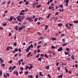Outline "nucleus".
<instances>
[{
    "instance_id": "f257e3e1",
    "label": "nucleus",
    "mask_w": 78,
    "mask_h": 78,
    "mask_svg": "<svg viewBox=\"0 0 78 78\" xmlns=\"http://www.w3.org/2000/svg\"><path fill=\"white\" fill-rule=\"evenodd\" d=\"M17 20L19 21V22H22L21 21V16H19L17 17Z\"/></svg>"
},
{
    "instance_id": "f03ea898",
    "label": "nucleus",
    "mask_w": 78,
    "mask_h": 78,
    "mask_svg": "<svg viewBox=\"0 0 78 78\" xmlns=\"http://www.w3.org/2000/svg\"><path fill=\"white\" fill-rule=\"evenodd\" d=\"M58 51H62V50H63V49H62V48L61 47L59 49H58Z\"/></svg>"
},
{
    "instance_id": "7ed1b4c3",
    "label": "nucleus",
    "mask_w": 78,
    "mask_h": 78,
    "mask_svg": "<svg viewBox=\"0 0 78 78\" xmlns=\"http://www.w3.org/2000/svg\"><path fill=\"white\" fill-rule=\"evenodd\" d=\"M30 46H29L26 49V52H28L29 51V50H30Z\"/></svg>"
},
{
    "instance_id": "20e7f679",
    "label": "nucleus",
    "mask_w": 78,
    "mask_h": 78,
    "mask_svg": "<svg viewBox=\"0 0 78 78\" xmlns=\"http://www.w3.org/2000/svg\"><path fill=\"white\" fill-rule=\"evenodd\" d=\"M49 9H52V10H54V7L53 6H51L49 7Z\"/></svg>"
},
{
    "instance_id": "39448f33",
    "label": "nucleus",
    "mask_w": 78,
    "mask_h": 78,
    "mask_svg": "<svg viewBox=\"0 0 78 78\" xmlns=\"http://www.w3.org/2000/svg\"><path fill=\"white\" fill-rule=\"evenodd\" d=\"M45 30H47V28H48V26L47 25H46L45 26Z\"/></svg>"
},
{
    "instance_id": "423d86ee",
    "label": "nucleus",
    "mask_w": 78,
    "mask_h": 78,
    "mask_svg": "<svg viewBox=\"0 0 78 78\" xmlns=\"http://www.w3.org/2000/svg\"><path fill=\"white\" fill-rule=\"evenodd\" d=\"M18 28H19V27L18 26H15V29L16 30H18Z\"/></svg>"
},
{
    "instance_id": "0eeeda50",
    "label": "nucleus",
    "mask_w": 78,
    "mask_h": 78,
    "mask_svg": "<svg viewBox=\"0 0 78 78\" xmlns=\"http://www.w3.org/2000/svg\"><path fill=\"white\" fill-rule=\"evenodd\" d=\"M30 66L29 67V70H30V69H31L32 68H33V66L32 65L31 66V64L30 65Z\"/></svg>"
},
{
    "instance_id": "6e6552de",
    "label": "nucleus",
    "mask_w": 78,
    "mask_h": 78,
    "mask_svg": "<svg viewBox=\"0 0 78 78\" xmlns=\"http://www.w3.org/2000/svg\"><path fill=\"white\" fill-rule=\"evenodd\" d=\"M71 58H72V59H73V60H75V57L73 55H72L71 56Z\"/></svg>"
},
{
    "instance_id": "1a4fd4ad",
    "label": "nucleus",
    "mask_w": 78,
    "mask_h": 78,
    "mask_svg": "<svg viewBox=\"0 0 78 78\" xmlns=\"http://www.w3.org/2000/svg\"><path fill=\"white\" fill-rule=\"evenodd\" d=\"M49 68H50V66H46V70H48V69H49Z\"/></svg>"
},
{
    "instance_id": "9d476101",
    "label": "nucleus",
    "mask_w": 78,
    "mask_h": 78,
    "mask_svg": "<svg viewBox=\"0 0 78 78\" xmlns=\"http://www.w3.org/2000/svg\"><path fill=\"white\" fill-rule=\"evenodd\" d=\"M67 44V43H63L62 45V46H63V47L66 46V45Z\"/></svg>"
},
{
    "instance_id": "9b49d317",
    "label": "nucleus",
    "mask_w": 78,
    "mask_h": 78,
    "mask_svg": "<svg viewBox=\"0 0 78 78\" xmlns=\"http://www.w3.org/2000/svg\"><path fill=\"white\" fill-rule=\"evenodd\" d=\"M58 26H59V27H62V23H58Z\"/></svg>"
},
{
    "instance_id": "f8f14e48",
    "label": "nucleus",
    "mask_w": 78,
    "mask_h": 78,
    "mask_svg": "<svg viewBox=\"0 0 78 78\" xmlns=\"http://www.w3.org/2000/svg\"><path fill=\"white\" fill-rule=\"evenodd\" d=\"M33 75H28V78H33Z\"/></svg>"
},
{
    "instance_id": "ddd939ff",
    "label": "nucleus",
    "mask_w": 78,
    "mask_h": 78,
    "mask_svg": "<svg viewBox=\"0 0 78 78\" xmlns=\"http://www.w3.org/2000/svg\"><path fill=\"white\" fill-rule=\"evenodd\" d=\"M29 68V66H27L25 68V70H27V69H28Z\"/></svg>"
},
{
    "instance_id": "4468645a",
    "label": "nucleus",
    "mask_w": 78,
    "mask_h": 78,
    "mask_svg": "<svg viewBox=\"0 0 78 78\" xmlns=\"http://www.w3.org/2000/svg\"><path fill=\"white\" fill-rule=\"evenodd\" d=\"M40 76H43L44 75L43 74H42V72H40Z\"/></svg>"
},
{
    "instance_id": "2eb2a0df",
    "label": "nucleus",
    "mask_w": 78,
    "mask_h": 78,
    "mask_svg": "<svg viewBox=\"0 0 78 78\" xmlns=\"http://www.w3.org/2000/svg\"><path fill=\"white\" fill-rule=\"evenodd\" d=\"M15 68H16V66H14L12 67V70H14Z\"/></svg>"
},
{
    "instance_id": "dca6fc26",
    "label": "nucleus",
    "mask_w": 78,
    "mask_h": 78,
    "mask_svg": "<svg viewBox=\"0 0 78 78\" xmlns=\"http://www.w3.org/2000/svg\"><path fill=\"white\" fill-rule=\"evenodd\" d=\"M58 78H62V74H61L60 76H59L58 77Z\"/></svg>"
},
{
    "instance_id": "f3484780",
    "label": "nucleus",
    "mask_w": 78,
    "mask_h": 78,
    "mask_svg": "<svg viewBox=\"0 0 78 78\" xmlns=\"http://www.w3.org/2000/svg\"><path fill=\"white\" fill-rule=\"evenodd\" d=\"M24 17H25L24 16H21V20H23V19Z\"/></svg>"
},
{
    "instance_id": "a211bd4d",
    "label": "nucleus",
    "mask_w": 78,
    "mask_h": 78,
    "mask_svg": "<svg viewBox=\"0 0 78 78\" xmlns=\"http://www.w3.org/2000/svg\"><path fill=\"white\" fill-rule=\"evenodd\" d=\"M22 3H23V1H21L19 2L20 5H21Z\"/></svg>"
},
{
    "instance_id": "6ab92c4d",
    "label": "nucleus",
    "mask_w": 78,
    "mask_h": 78,
    "mask_svg": "<svg viewBox=\"0 0 78 78\" xmlns=\"http://www.w3.org/2000/svg\"><path fill=\"white\" fill-rule=\"evenodd\" d=\"M20 15H24L25 14V13H23V12H21L20 13Z\"/></svg>"
},
{
    "instance_id": "aec40b11",
    "label": "nucleus",
    "mask_w": 78,
    "mask_h": 78,
    "mask_svg": "<svg viewBox=\"0 0 78 78\" xmlns=\"http://www.w3.org/2000/svg\"><path fill=\"white\" fill-rule=\"evenodd\" d=\"M35 5H38V2H35Z\"/></svg>"
},
{
    "instance_id": "412c9836",
    "label": "nucleus",
    "mask_w": 78,
    "mask_h": 78,
    "mask_svg": "<svg viewBox=\"0 0 78 78\" xmlns=\"http://www.w3.org/2000/svg\"><path fill=\"white\" fill-rule=\"evenodd\" d=\"M50 15H51V14L50 13H49L48 16L47 18L48 19V18L50 17Z\"/></svg>"
},
{
    "instance_id": "4be33fe9",
    "label": "nucleus",
    "mask_w": 78,
    "mask_h": 78,
    "mask_svg": "<svg viewBox=\"0 0 78 78\" xmlns=\"http://www.w3.org/2000/svg\"><path fill=\"white\" fill-rule=\"evenodd\" d=\"M38 20V18H36L35 19V20H34V22H36V21H37V20Z\"/></svg>"
},
{
    "instance_id": "5701e85b",
    "label": "nucleus",
    "mask_w": 78,
    "mask_h": 78,
    "mask_svg": "<svg viewBox=\"0 0 78 78\" xmlns=\"http://www.w3.org/2000/svg\"><path fill=\"white\" fill-rule=\"evenodd\" d=\"M6 50L7 51H9V47H7L6 48Z\"/></svg>"
},
{
    "instance_id": "b1692460",
    "label": "nucleus",
    "mask_w": 78,
    "mask_h": 78,
    "mask_svg": "<svg viewBox=\"0 0 78 78\" xmlns=\"http://www.w3.org/2000/svg\"><path fill=\"white\" fill-rule=\"evenodd\" d=\"M41 6V5H38V6H37V8H40V7Z\"/></svg>"
},
{
    "instance_id": "393cba45",
    "label": "nucleus",
    "mask_w": 78,
    "mask_h": 78,
    "mask_svg": "<svg viewBox=\"0 0 78 78\" xmlns=\"http://www.w3.org/2000/svg\"><path fill=\"white\" fill-rule=\"evenodd\" d=\"M65 70H66V72L67 73H68V70H67V68H66V67H65Z\"/></svg>"
},
{
    "instance_id": "a878e982",
    "label": "nucleus",
    "mask_w": 78,
    "mask_h": 78,
    "mask_svg": "<svg viewBox=\"0 0 78 78\" xmlns=\"http://www.w3.org/2000/svg\"><path fill=\"white\" fill-rule=\"evenodd\" d=\"M38 61H42V59H41V58H39L38 59Z\"/></svg>"
},
{
    "instance_id": "bb28decb",
    "label": "nucleus",
    "mask_w": 78,
    "mask_h": 78,
    "mask_svg": "<svg viewBox=\"0 0 78 78\" xmlns=\"http://www.w3.org/2000/svg\"><path fill=\"white\" fill-rule=\"evenodd\" d=\"M65 53L66 55H67L69 54V52H65Z\"/></svg>"
},
{
    "instance_id": "cd10ccee",
    "label": "nucleus",
    "mask_w": 78,
    "mask_h": 78,
    "mask_svg": "<svg viewBox=\"0 0 78 78\" xmlns=\"http://www.w3.org/2000/svg\"><path fill=\"white\" fill-rule=\"evenodd\" d=\"M52 39V41H55L56 39V38L53 37Z\"/></svg>"
},
{
    "instance_id": "c85d7f7f",
    "label": "nucleus",
    "mask_w": 78,
    "mask_h": 78,
    "mask_svg": "<svg viewBox=\"0 0 78 78\" xmlns=\"http://www.w3.org/2000/svg\"><path fill=\"white\" fill-rule=\"evenodd\" d=\"M59 6H60V7L61 8H63V6L62 5H59Z\"/></svg>"
},
{
    "instance_id": "c756f323",
    "label": "nucleus",
    "mask_w": 78,
    "mask_h": 78,
    "mask_svg": "<svg viewBox=\"0 0 78 78\" xmlns=\"http://www.w3.org/2000/svg\"><path fill=\"white\" fill-rule=\"evenodd\" d=\"M55 48V46H51V48H52L53 49H54V48Z\"/></svg>"
},
{
    "instance_id": "7c9ffc66",
    "label": "nucleus",
    "mask_w": 78,
    "mask_h": 78,
    "mask_svg": "<svg viewBox=\"0 0 78 78\" xmlns=\"http://www.w3.org/2000/svg\"><path fill=\"white\" fill-rule=\"evenodd\" d=\"M30 47L31 48H33V44H30Z\"/></svg>"
},
{
    "instance_id": "2f4dec72",
    "label": "nucleus",
    "mask_w": 78,
    "mask_h": 78,
    "mask_svg": "<svg viewBox=\"0 0 78 78\" xmlns=\"http://www.w3.org/2000/svg\"><path fill=\"white\" fill-rule=\"evenodd\" d=\"M21 26L23 28H26V26Z\"/></svg>"
},
{
    "instance_id": "473e14b6",
    "label": "nucleus",
    "mask_w": 78,
    "mask_h": 78,
    "mask_svg": "<svg viewBox=\"0 0 78 78\" xmlns=\"http://www.w3.org/2000/svg\"><path fill=\"white\" fill-rule=\"evenodd\" d=\"M25 3H26V5H28V3H29V2L27 1Z\"/></svg>"
},
{
    "instance_id": "72a5a7b5",
    "label": "nucleus",
    "mask_w": 78,
    "mask_h": 78,
    "mask_svg": "<svg viewBox=\"0 0 78 78\" xmlns=\"http://www.w3.org/2000/svg\"><path fill=\"white\" fill-rule=\"evenodd\" d=\"M41 57H44V54H41Z\"/></svg>"
},
{
    "instance_id": "f704fd0d",
    "label": "nucleus",
    "mask_w": 78,
    "mask_h": 78,
    "mask_svg": "<svg viewBox=\"0 0 78 78\" xmlns=\"http://www.w3.org/2000/svg\"><path fill=\"white\" fill-rule=\"evenodd\" d=\"M67 61H70V58H68L67 59Z\"/></svg>"
},
{
    "instance_id": "c9c22d12",
    "label": "nucleus",
    "mask_w": 78,
    "mask_h": 78,
    "mask_svg": "<svg viewBox=\"0 0 78 78\" xmlns=\"http://www.w3.org/2000/svg\"><path fill=\"white\" fill-rule=\"evenodd\" d=\"M69 0H66L65 1L66 3H69Z\"/></svg>"
},
{
    "instance_id": "e433bc0d",
    "label": "nucleus",
    "mask_w": 78,
    "mask_h": 78,
    "mask_svg": "<svg viewBox=\"0 0 78 78\" xmlns=\"http://www.w3.org/2000/svg\"><path fill=\"white\" fill-rule=\"evenodd\" d=\"M2 71H0V76H2Z\"/></svg>"
},
{
    "instance_id": "4c0bfd02",
    "label": "nucleus",
    "mask_w": 78,
    "mask_h": 78,
    "mask_svg": "<svg viewBox=\"0 0 78 78\" xmlns=\"http://www.w3.org/2000/svg\"><path fill=\"white\" fill-rule=\"evenodd\" d=\"M6 25H7V24L6 23L2 24V25H3L5 27V26H6Z\"/></svg>"
},
{
    "instance_id": "58836bf2",
    "label": "nucleus",
    "mask_w": 78,
    "mask_h": 78,
    "mask_svg": "<svg viewBox=\"0 0 78 78\" xmlns=\"http://www.w3.org/2000/svg\"><path fill=\"white\" fill-rule=\"evenodd\" d=\"M10 1H8L7 2V4L8 5H9V4H10Z\"/></svg>"
},
{
    "instance_id": "ea45409f",
    "label": "nucleus",
    "mask_w": 78,
    "mask_h": 78,
    "mask_svg": "<svg viewBox=\"0 0 78 78\" xmlns=\"http://www.w3.org/2000/svg\"><path fill=\"white\" fill-rule=\"evenodd\" d=\"M45 56L47 58H48V57L47 56V54H45Z\"/></svg>"
},
{
    "instance_id": "a19ab883",
    "label": "nucleus",
    "mask_w": 78,
    "mask_h": 78,
    "mask_svg": "<svg viewBox=\"0 0 78 78\" xmlns=\"http://www.w3.org/2000/svg\"><path fill=\"white\" fill-rule=\"evenodd\" d=\"M10 19V20L11 21H12V16H11Z\"/></svg>"
},
{
    "instance_id": "79ce46f5",
    "label": "nucleus",
    "mask_w": 78,
    "mask_h": 78,
    "mask_svg": "<svg viewBox=\"0 0 78 78\" xmlns=\"http://www.w3.org/2000/svg\"><path fill=\"white\" fill-rule=\"evenodd\" d=\"M31 20V17H29L28 20L30 21Z\"/></svg>"
},
{
    "instance_id": "37998d69",
    "label": "nucleus",
    "mask_w": 78,
    "mask_h": 78,
    "mask_svg": "<svg viewBox=\"0 0 78 78\" xmlns=\"http://www.w3.org/2000/svg\"><path fill=\"white\" fill-rule=\"evenodd\" d=\"M25 10H22L21 11V12H25Z\"/></svg>"
},
{
    "instance_id": "c03bdc74",
    "label": "nucleus",
    "mask_w": 78,
    "mask_h": 78,
    "mask_svg": "<svg viewBox=\"0 0 78 78\" xmlns=\"http://www.w3.org/2000/svg\"><path fill=\"white\" fill-rule=\"evenodd\" d=\"M55 35L56 36H58L59 35V34L58 33H56L55 34Z\"/></svg>"
},
{
    "instance_id": "a18cd8bd",
    "label": "nucleus",
    "mask_w": 78,
    "mask_h": 78,
    "mask_svg": "<svg viewBox=\"0 0 78 78\" xmlns=\"http://www.w3.org/2000/svg\"><path fill=\"white\" fill-rule=\"evenodd\" d=\"M19 61V66H20V64H21V63H20V60H19L18 61Z\"/></svg>"
},
{
    "instance_id": "49530a36",
    "label": "nucleus",
    "mask_w": 78,
    "mask_h": 78,
    "mask_svg": "<svg viewBox=\"0 0 78 78\" xmlns=\"http://www.w3.org/2000/svg\"><path fill=\"white\" fill-rule=\"evenodd\" d=\"M19 29H20V30H23V28L22 26H21V27H20Z\"/></svg>"
},
{
    "instance_id": "de8ad7c7",
    "label": "nucleus",
    "mask_w": 78,
    "mask_h": 78,
    "mask_svg": "<svg viewBox=\"0 0 78 78\" xmlns=\"http://www.w3.org/2000/svg\"><path fill=\"white\" fill-rule=\"evenodd\" d=\"M42 41H41L39 42L38 44H42Z\"/></svg>"
},
{
    "instance_id": "09e8293b",
    "label": "nucleus",
    "mask_w": 78,
    "mask_h": 78,
    "mask_svg": "<svg viewBox=\"0 0 78 78\" xmlns=\"http://www.w3.org/2000/svg\"><path fill=\"white\" fill-rule=\"evenodd\" d=\"M21 70H23V68L22 67H21L20 68Z\"/></svg>"
},
{
    "instance_id": "8fccbe9b",
    "label": "nucleus",
    "mask_w": 78,
    "mask_h": 78,
    "mask_svg": "<svg viewBox=\"0 0 78 78\" xmlns=\"http://www.w3.org/2000/svg\"><path fill=\"white\" fill-rule=\"evenodd\" d=\"M0 63V64H3V60H1V62Z\"/></svg>"
},
{
    "instance_id": "3c124183",
    "label": "nucleus",
    "mask_w": 78,
    "mask_h": 78,
    "mask_svg": "<svg viewBox=\"0 0 78 78\" xmlns=\"http://www.w3.org/2000/svg\"><path fill=\"white\" fill-rule=\"evenodd\" d=\"M37 33L39 35H41L42 34L39 32H38Z\"/></svg>"
},
{
    "instance_id": "603ef678",
    "label": "nucleus",
    "mask_w": 78,
    "mask_h": 78,
    "mask_svg": "<svg viewBox=\"0 0 78 78\" xmlns=\"http://www.w3.org/2000/svg\"><path fill=\"white\" fill-rule=\"evenodd\" d=\"M74 23H78V20L74 21Z\"/></svg>"
},
{
    "instance_id": "864d4df0",
    "label": "nucleus",
    "mask_w": 78,
    "mask_h": 78,
    "mask_svg": "<svg viewBox=\"0 0 78 78\" xmlns=\"http://www.w3.org/2000/svg\"><path fill=\"white\" fill-rule=\"evenodd\" d=\"M49 53H50V54H51V53H52V51H49Z\"/></svg>"
},
{
    "instance_id": "5fc2aeb1",
    "label": "nucleus",
    "mask_w": 78,
    "mask_h": 78,
    "mask_svg": "<svg viewBox=\"0 0 78 78\" xmlns=\"http://www.w3.org/2000/svg\"><path fill=\"white\" fill-rule=\"evenodd\" d=\"M6 75L7 76H9V74L8 73H7L6 74Z\"/></svg>"
},
{
    "instance_id": "6e6d98bb",
    "label": "nucleus",
    "mask_w": 78,
    "mask_h": 78,
    "mask_svg": "<svg viewBox=\"0 0 78 78\" xmlns=\"http://www.w3.org/2000/svg\"><path fill=\"white\" fill-rule=\"evenodd\" d=\"M69 26L72 27V25H73V24H72L71 23H69Z\"/></svg>"
},
{
    "instance_id": "4d7b16f0",
    "label": "nucleus",
    "mask_w": 78,
    "mask_h": 78,
    "mask_svg": "<svg viewBox=\"0 0 78 78\" xmlns=\"http://www.w3.org/2000/svg\"><path fill=\"white\" fill-rule=\"evenodd\" d=\"M62 41H63V42H65V39L63 38V39H62Z\"/></svg>"
},
{
    "instance_id": "13d9d810",
    "label": "nucleus",
    "mask_w": 78,
    "mask_h": 78,
    "mask_svg": "<svg viewBox=\"0 0 78 78\" xmlns=\"http://www.w3.org/2000/svg\"><path fill=\"white\" fill-rule=\"evenodd\" d=\"M14 46H16L17 45V43H14Z\"/></svg>"
},
{
    "instance_id": "bf43d9fd",
    "label": "nucleus",
    "mask_w": 78,
    "mask_h": 78,
    "mask_svg": "<svg viewBox=\"0 0 78 78\" xmlns=\"http://www.w3.org/2000/svg\"><path fill=\"white\" fill-rule=\"evenodd\" d=\"M8 62L9 63H10V64H11V63H12V61L10 60Z\"/></svg>"
},
{
    "instance_id": "052dcab7",
    "label": "nucleus",
    "mask_w": 78,
    "mask_h": 78,
    "mask_svg": "<svg viewBox=\"0 0 78 78\" xmlns=\"http://www.w3.org/2000/svg\"><path fill=\"white\" fill-rule=\"evenodd\" d=\"M69 50H70L69 49V48H66V50H67V51H69Z\"/></svg>"
},
{
    "instance_id": "680f3d73",
    "label": "nucleus",
    "mask_w": 78,
    "mask_h": 78,
    "mask_svg": "<svg viewBox=\"0 0 78 78\" xmlns=\"http://www.w3.org/2000/svg\"><path fill=\"white\" fill-rule=\"evenodd\" d=\"M58 12H56L55 13V15H56V16H57V15H58Z\"/></svg>"
},
{
    "instance_id": "e2e57ef3",
    "label": "nucleus",
    "mask_w": 78,
    "mask_h": 78,
    "mask_svg": "<svg viewBox=\"0 0 78 78\" xmlns=\"http://www.w3.org/2000/svg\"><path fill=\"white\" fill-rule=\"evenodd\" d=\"M17 56H18V55L17 54H16L14 55V56H15V57H17Z\"/></svg>"
},
{
    "instance_id": "0e129e2a",
    "label": "nucleus",
    "mask_w": 78,
    "mask_h": 78,
    "mask_svg": "<svg viewBox=\"0 0 78 78\" xmlns=\"http://www.w3.org/2000/svg\"><path fill=\"white\" fill-rule=\"evenodd\" d=\"M15 51H18V50H17V48H16Z\"/></svg>"
},
{
    "instance_id": "69168bd1",
    "label": "nucleus",
    "mask_w": 78,
    "mask_h": 78,
    "mask_svg": "<svg viewBox=\"0 0 78 78\" xmlns=\"http://www.w3.org/2000/svg\"><path fill=\"white\" fill-rule=\"evenodd\" d=\"M1 65L2 66V67H5V64H2Z\"/></svg>"
},
{
    "instance_id": "338daca9",
    "label": "nucleus",
    "mask_w": 78,
    "mask_h": 78,
    "mask_svg": "<svg viewBox=\"0 0 78 78\" xmlns=\"http://www.w3.org/2000/svg\"><path fill=\"white\" fill-rule=\"evenodd\" d=\"M57 69L58 70H60V67H58V68H57Z\"/></svg>"
},
{
    "instance_id": "774afa93",
    "label": "nucleus",
    "mask_w": 78,
    "mask_h": 78,
    "mask_svg": "<svg viewBox=\"0 0 78 78\" xmlns=\"http://www.w3.org/2000/svg\"><path fill=\"white\" fill-rule=\"evenodd\" d=\"M36 78H38V75H36V77H35Z\"/></svg>"
}]
</instances>
